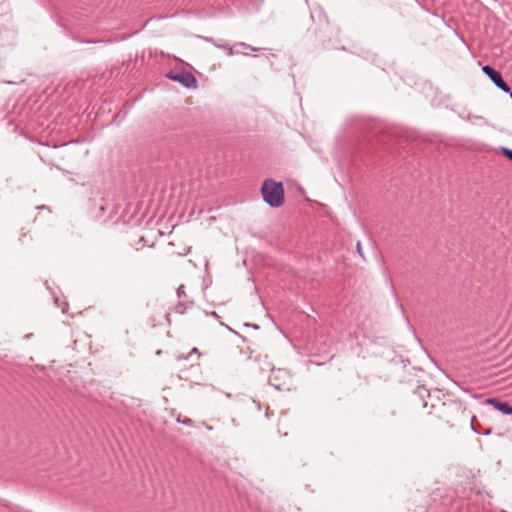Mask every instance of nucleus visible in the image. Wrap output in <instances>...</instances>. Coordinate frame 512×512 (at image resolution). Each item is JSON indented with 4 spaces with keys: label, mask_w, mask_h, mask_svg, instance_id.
<instances>
[{
    "label": "nucleus",
    "mask_w": 512,
    "mask_h": 512,
    "mask_svg": "<svg viewBox=\"0 0 512 512\" xmlns=\"http://www.w3.org/2000/svg\"><path fill=\"white\" fill-rule=\"evenodd\" d=\"M261 193L264 201L271 207H280L284 202V190L281 182L272 179L264 181Z\"/></svg>",
    "instance_id": "1"
},
{
    "label": "nucleus",
    "mask_w": 512,
    "mask_h": 512,
    "mask_svg": "<svg viewBox=\"0 0 512 512\" xmlns=\"http://www.w3.org/2000/svg\"><path fill=\"white\" fill-rule=\"evenodd\" d=\"M482 71L485 75H487L490 80L503 92H510V87L508 84L503 80L502 75L500 72L495 70L493 67L489 65H485L482 67Z\"/></svg>",
    "instance_id": "2"
},
{
    "label": "nucleus",
    "mask_w": 512,
    "mask_h": 512,
    "mask_svg": "<svg viewBox=\"0 0 512 512\" xmlns=\"http://www.w3.org/2000/svg\"><path fill=\"white\" fill-rule=\"evenodd\" d=\"M357 250H358L359 254L362 255V250H361L360 242L357 243Z\"/></svg>",
    "instance_id": "12"
},
{
    "label": "nucleus",
    "mask_w": 512,
    "mask_h": 512,
    "mask_svg": "<svg viewBox=\"0 0 512 512\" xmlns=\"http://www.w3.org/2000/svg\"><path fill=\"white\" fill-rule=\"evenodd\" d=\"M193 354H197L198 356L200 355V353H199L197 348H193L187 357H179V358L180 359H187L189 356H191Z\"/></svg>",
    "instance_id": "9"
},
{
    "label": "nucleus",
    "mask_w": 512,
    "mask_h": 512,
    "mask_svg": "<svg viewBox=\"0 0 512 512\" xmlns=\"http://www.w3.org/2000/svg\"><path fill=\"white\" fill-rule=\"evenodd\" d=\"M169 77L179 83H181L186 88H195L197 87V80L194 75L190 72H181L176 74H170Z\"/></svg>",
    "instance_id": "3"
},
{
    "label": "nucleus",
    "mask_w": 512,
    "mask_h": 512,
    "mask_svg": "<svg viewBox=\"0 0 512 512\" xmlns=\"http://www.w3.org/2000/svg\"><path fill=\"white\" fill-rule=\"evenodd\" d=\"M205 40H206L207 42L212 43V44H213V45H215L216 47L221 48V49H223V50L227 51V54H228V55H233V54H234V50H233V48H232L230 45H228V44H219V43H216V42H215V40H214L213 38H208V37H207V38H205Z\"/></svg>",
    "instance_id": "6"
},
{
    "label": "nucleus",
    "mask_w": 512,
    "mask_h": 512,
    "mask_svg": "<svg viewBox=\"0 0 512 512\" xmlns=\"http://www.w3.org/2000/svg\"><path fill=\"white\" fill-rule=\"evenodd\" d=\"M239 45H240V46H243V47H246V48H249V49H251V50H253V51H257V50H258L257 48H253V47H251V46H249V45H247V44H245V43H240Z\"/></svg>",
    "instance_id": "11"
},
{
    "label": "nucleus",
    "mask_w": 512,
    "mask_h": 512,
    "mask_svg": "<svg viewBox=\"0 0 512 512\" xmlns=\"http://www.w3.org/2000/svg\"><path fill=\"white\" fill-rule=\"evenodd\" d=\"M182 423L185 424V425H192V420L190 418H186L184 420H182Z\"/></svg>",
    "instance_id": "10"
},
{
    "label": "nucleus",
    "mask_w": 512,
    "mask_h": 512,
    "mask_svg": "<svg viewBox=\"0 0 512 512\" xmlns=\"http://www.w3.org/2000/svg\"><path fill=\"white\" fill-rule=\"evenodd\" d=\"M502 152L509 160L512 161V150L508 148H502Z\"/></svg>",
    "instance_id": "8"
},
{
    "label": "nucleus",
    "mask_w": 512,
    "mask_h": 512,
    "mask_svg": "<svg viewBox=\"0 0 512 512\" xmlns=\"http://www.w3.org/2000/svg\"><path fill=\"white\" fill-rule=\"evenodd\" d=\"M177 297L179 299L181 298H184V300L186 299V292H185V286L184 285H180L177 289Z\"/></svg>",
    "instance_id": "7"
},
{
    "label": "nucleus",
    "mask_w": 512,
    "mask_h": 512,
    "mask_svg": "<svg viewBox=\"0 0 512 512\" xmlns=\"http://www.w3.org/2000/svg\"><path fill=\"white\" fill-rule=\"evenodd\" d=\"M471 428H472V430H473L474 432H477L476 428H475V427H474V425H473V422L471 423Z\"/></svg>",
    "instance_id": "13"
},
{
    "label": "nucleus",
    "mask_w": 512,
    "mask_h": 512,
    "mask_svg": "<svg viewBox=\"0 0 512 512\" xmlns=\"http://www.w3.org/2000/svg\"><path fill=\"white\" fill-rule=\"evenodd\" d=\"M487 403L505 415L512 414V406L507 402H502L495 398H489L487 399Z\"/></svg>",
    "instance_id": "4"
},
{
    "label": "nucleus",
    "mask_w": 512,
    "mask_h": 512,
    "mask_svg": "<svg viewBox=\"0 0 512 512\" xmlns=\"http://www.w3.org/2000/svg\"><path fill=\"white\" fill-rule=\"evenodd\" d=\"M192 301L191 300H183V301H179L178 304L175 306V311L179 314H183L191 305H192Z\"/></svg>",
    "instance_id": "5"
}]
</instances>
